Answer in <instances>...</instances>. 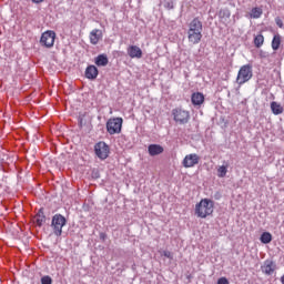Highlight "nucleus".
Listing matches in <instances>:
<instances>
[{
    "mask_svg": "<svg viewBox=\"0 0 284 284\" xmlns=\"http://www.w3.org/2000/svg\"><path fill=\"white\" fill-rule=\"evenodd\" d=\"M201 39H203V22L199 18H194L189 24L187 40L189 43L197 45L201 43Z\"/></svg>",
    "mask_w": 284,
    "mask_h": 284,
    "instance_id": "1",
    "label": "nucleus"
},
{
    "mask_svg": "<svg viewBox=\"0 0 284 284\" xmlns=\"http://www.w3.org/2000/svg\"><path fill=\"white\" fill-rule=\"evenodd\" d=\"M214 212V201L210 199H202L195 205V214L199 219H207Z\"/></svg>",
    "mask_w": 284,
    "mask_h": 284,
    "instance_id": "2",
    "label": "nucleus"
},
{
    "mask_svg": "<svg viewBox=\"0 0 284 284\" xmlns=\"http://www.w3.org/2000/svg\"><path fill=\"white\" fill-rule=\"evenodd\" d=\"M254 77V73L252 71V64H244L240 68L236 77V83L240 85H244V83H247Z\"/></svg>",
    "mask_w": 284,
    "mask_h": 284,
    "instance_id": "3",
    "label": "nucleus"
},
{
    "mask_svg": "<svg viewBox=\"0 0 284 284\" xmlns=\"http://www.w3.org/2000/svg\"><path fill=\"white\" fill-rule=\"evenodd\" d=\"M67 223H68V220H65V216H63L62 214L53 215L51 221V227L53 230V234L55 236H61V234H63V227H65Z\"/></svg>",
    "mask_w": 284,
    "mask_h": 284,
    "instance_id": "4",
    "label": "nucleus"
},
{
    "mask_svg": "<svg viewBox=\"0 0 284 284\" xmlns=\"http://www.w3.org/2000/svg\"><path fill=\"white\" fill-rule=\"evenodd\" d=\"M123 128V118H111L106 121V132L112 136L121 134Z\"/></svg>",
    "mask_w": 284,
    "mask_h": 284,
    "instance_id": "5",
    "label": "nucleus"
},
{
    "mask_svg": "<svg viewBox=\"0 0 284 284\" xmlns=\"http://www.w3.org/2000/svg\"><path fill=\"white\" fill-rule=\"evenodd\" d=\"M94 154L100 159V161H105L110 156V145L108 143L100 141L94 144Z\"/></svg>",
    "mask_w": 284,
    "mask_h": 284,
    "instance_id": "6",
    "label": "nucleus"
},
{
    "mask_svg": "<svg viewBox=\"0 0 284 284\" xmlns=\"http://www.w3.org/2000/svg\"><path fill=\"white\" fill-rule=\"evenodd\" d=\"M172 115L175 123H179L180 125H185V123H189L190 121V111L183 109H173Z\"/></svg>",
    "mask_w": 284,
    "mask_h": 284,
    "instance_id": "7",
    "label": "nucleus"
},
{
    "mask_svg": "<svg viewBox=\"0 0 284 284\" xmlns=\"http://www.w3.org/2000/svg\"><path fill=\"white\" fill-rule=\"evenodd\" d=\"M57 33L54 31H45L40 38V44L44 48H53Z\"/></svg>",
    "mask_w": 284,
    "mask_h": 284,
    "instance_id": "8",
    "label": "nucleus"
},
{
    "mask_svg": "<svg viewBox=\"0 0 284 284\" xmlns=\"http://www.w3.org/2000/svg\"><path fill=\"white\" fill-rule=\"evenodd\" d=\"M262 273L266 276H272L276 272V262L274 260H265L261 266Z\"/></svg>",
    "mask_w": 284,
    "mask_h": 284,
    "instance_id": "9",
    "label": "nucleus"
},
{
    "mask_svg": "<svg viewBox=\"0 0 284 284\" xmlns=\"http://www.w3.org/2000/svg\"><path fill=\"white\" fill-rule=\"evenodd\" d=\"M199 161H201V158L196 153H191L185 155L182 165L183 168H194V165H199Z\"/></svg>",
    "mask_w": 284,
    "mask_h": 284,
    "instance_id": "10",
    "label": "nucleus"
},
{
    "mask_svg": "<svg viewBox=\"0 0 284 284\" xmlns=\"http://www.w3.org/2000/svg\"><path fill=\"white\" fill-rule=\"evenodd\" d=\"M89 39H90V43L92 45H97L99 43V41H101V39H103V31H101L100 29H93L90 32Z\"/></svg>",
    "mask_w": 284,
    "mask_h": 284,
    "instance_id": "11",
    "label": "nucleus"
},
{
    "mask_svg": "<svg viewBox=\"0 0 284 284\" xmlns=\"http://www.w3.org/2000/svg\"><path fill=\"white\" fill-rule=\"evenodd\" d=\"M126 52L131 59H141L143 57V51L136 45H130Z\"/></svg>",
    "mask_w": 284,
    "mask_h": 284,
    "instance_id": "12",
    "label": "nucleus"
},
{
    "mask_svg": "<svg viewBox=\"0 0 284 284\" xmlns=\"http://www.w3.org/2000/svg\"><path fill=\"white\" fill-rule=\"evenodd\" d=\"M84 75L90 81H94V79L99 77V69L95 65L91 64L87 67Z\"/></svg>",
    "mask_w": 284,
    "mask_h": 284,
    "instance_id": "13",
    "label": "nucleus"
},
{
    "mask_svg": "<svg viewBox=\"0 0 284 284\" xmlns=\"http://www.w3.org/2000/svg\"><path fill=\"white\" fill-rule=\"evenodd\" d=\"M148 152L150 156H159V154H163L164 149L161 144H150L148 146Z\"/></svg>",
    "mask_w": 284,
    "mask_h": 284,
    "instance_id": "14",
    "label": "nucleus"
},
{
    "mask_svg": "<svg viewBox=\"0 0 284 284\" xmlns=\"http://www.w3.org/2000/svg\"><path fill=\"white\" fill-rule=\"evenodd\" d=\"M230 17H232L230 9L225 8L219 11V18L221 19L222 23H225V26L230 23Z\"/></svg>",
    "mask_w": 284,
    "mask_h": 284,
    "instance_id": "15",
    "label": "nucleus"
},
{
    "mask_svg": "<svg viewBox=\"0 0 284 284\" xmlns=\"http://www.w3.org/2000/svg\"><path fill=\"white\" fill-rule=\"evenodd\" d=\"M191 101L194 105H203L205 102V95H203L201 92H195L192 94Z\"/></svg>",
    "mask_w": 284,
    "mask_h": 284,
    "instance_id": "16",
    "label": "nucleus"
},
{
    "mask_svg": "<svg viewBox=\"0 0 284 284\" xmlns=\"http://www.w3.org/2000/svg\"><path fill=\"white\" fill-rule=\"evenodd\" d=\"M94 62L95 65H98L99 68H105V65H108L110 61L108 60V55L105 53H102L95 58Z\"/></svg>",
    "mask_w": 284,
    "mask_h": 284,
    "instance_id": "17",
    "label": "nucleus"
},
{
    "mask_svg": "<svg viewBox=\"0 0 284 284\" xmlns=\"http://www.w3.org/2000/svg\"><path fill=\"white\" fill-rule=\"evenodd\" d=\"M36 222L39 227L45 223V214L43 213V209H40L39 212L36 215Z\"/></svg>",
    "mask_w": 284,
    "mask_h": 284,
    "instance_id": "18",
    "label": "nucleus"
},
{
    "mask_svg": "<svg viewBox=\"0 0 284 284\" xmlns=\"http://www.w3.org/2000/svg\"><path fill=\"white\" fill-rule=\"evenodd\" d=\"M251 19H261L263 17V9L255 7L251 10L250 13Z\"/></svg>",
    "mask_w": 284,
    "mask_h": 284,
    "instance_id": "19",
    "label": "nucleus"
},
{
    "mask_svg": "<svg viewBox=\"0 0 284 284\" xmlns=\"http://www.w3.org/2000/svg\"><path fill=\"white\" fill-rule=\"evenodd\" d=\"M260 241L264 245H267V244L272 243V233H270V232L262 233V235L260 237Z\"/></svg>",
    "mask_w": 284,
    "mask_h": 284,
    "instance_id": "20",
    "label": "nucleus"
},
{
    "mask_svg": "<svg viewBox=\"0 0 284 284\" xmlns=\"http://www.w3.org/2000/svg\"><path fill=\"white\" fill-rule=\"evenodd\" d=\"M271 110L275 115L283 114V106H281L278 102H272Z\"/></svg>",
    "mask_w": 284,
    "mask_h": 284,
    "instance_id": "21",
    "label": "nucleus"
},
{
    "mask_svg": "<svg viewBox=\"0 0 284 284\" xmlns=\"http://www.w3.org/2000/svg\"><path fill=\"white\" fill-rule=\"evenodd\" d=\"M263 43H265V38L263 37V34H257L254 38V45H255V48H261L263 45Z\"/></svg>",
    "mask_w": 284,
    "mask_h": 284,
    "instance_id": "22",
    "label": "nucleus"
},
{
    "mask_svg": "<svg viewBox=\"0 0 284 284\" xmlns=\"http://www.w3.org/2000/svg\"><path fill=\"white\" fill-rule=\"evenodd\" d=\"M227 175V165H221L217 169V176L219 179H225Z\"/></svg>",
    "mask_w": 284,
    "mask_h": 284,
    "instance_id": "23",
    "label": "nucleus"
},
{
    "mask_svg": "<svg viewBox=\"0 0 284 284\" xmlns=\"http://www.w3.org/2000/svg\"><path fill=\"white\" fill-rule=\"evenodd\" d=\"M273 50H278L281 48V36H274L272 40Z\"/></svg>",
    "mask_w": 284,
    "mask_h": 284,
    "instance_id": "24",
    "label": "nucleus"
},
{
    "mask_svg": "<svg viewBox=\"0 0 284 284\" xmlns=\"http://www.w3.org/2000/svg\"><path fill=\"white\" fill-rule=\"evenodd\" d=\"M41 284H52V277H50V275L42 276Z\"/></svg>",
    "mask_w": 284,
    "mask_h": 284,
    "instance_id": "25",
    "label": "nucleus"
},
{
    "mask_svg": "<svg viewBox=\"0 0 284 284\" xmlns=\"http://www.w3.org/2000/svg\"><path fill=\"white\" fill-rule=\"evenodd\" d=\"M164 8L166 10H174V1L169 0V1L164 2Z\"/></svg>",
    "mask_w": 284,
    "mask_h": 284,
    "instance_id": "26",
    "label": "nucleus"
},
{
    "mask_svg": "<svg viewBox=\"0 0 284 284\" xmlns=\"http://www.w3.org/2000/svg\"><path fill=\"white\" fill-rule=\"evenodd\" d=\"M275 23L278 28H284L283 20L281 19V17L275 18Z\"/></svg>",
    "mask_w": 284,
    "mask_h": 284,
    "instance_id": "27",
    "label": "nucleus"
},
{
    "mask_svg": "<svg viewBox=\"0 0 284 284\" xmlns=\"http://www.w3.org/2000/svg\"><path fill=\"white\" fill-rule=\"evenodd\" d=\"M217 284H230V281L227 280V277H220L217 280Z\"/></svg>",
    "mask_w": 284,
    "mask_h": 284,
    "instance_id": "28",
    "label": "nucleus"
},
{
    "mask_svg": "<svg viewBox=\"0 0 284 284\" xmlns=\"http://www.w3.org/2000/svg\"><path fill=\"white\" fill-rule=\"evenodd\" d=\"M163 256H165V258H170V260L174 258V256L172 255V252H170V251H163Z\"/></svg>",
    "mask_w": 284,
    "mask_h": 284,
    "instance_id": "29",
    "label": "nucleus"
},
{
    "mask_svg": "<svg viewBox=\"0 0 284 284\" xmlns=\"http://www.w3.org/2000/svg\"><path fill=\"white\" fill-rule=\"evenodd\" d=\"M100 239H101L102 241H105V239H106L105 233H100Z\"/></svg>",
    "mask_w": 284,
    "mask_h": 284,
    "instance_id": "30",
    "label": "nucleus"
},
{
    "mask_svg": "<svg viewBox=\"0 0 284 284\" xmlns=\"http://www.w3.org/2000/svg\"><path fill=\"white\" fill-rule=\"evenodd\" d=\"M281 283L284 284V275L281 277Z\"/></svg>",
    "mask_w": 284,
    "mask_h": 284,
    "instance_id": "31",
    "label": "nucleus"
}]
</instances>
